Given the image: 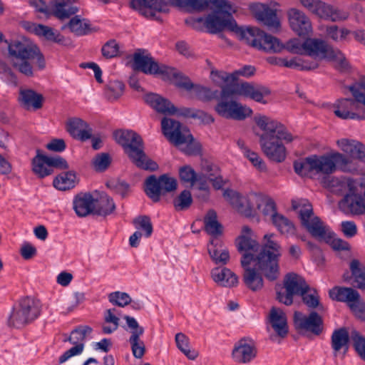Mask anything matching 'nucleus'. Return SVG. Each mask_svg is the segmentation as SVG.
I'll list each match as a JSON object with an SVG mask.
<instances>
[{
  "label": "nucleus",
  "instance_id": "nucleus-1",
  "mask_svg": "<svg viewBox=\"0 0 365 365\" xmlns=\"http://www.w3.org/2000/svg\"><path fill=\"white\" fill-rule=\"evenodd\" d=\"M274 237L273 233L264 235L262 249L256 257L254 254L259 250V245L255 239L240 235L235 241L237 250L242 253V267H247L254 261L255 265L269 281L277 279L280 274L279 261L282 249Z\"/></svg>",
  "mask_w": 365,
  "mask_h": 365
},
{
  "label": "nucleus",
  "instance_id": "nucleus-2",
  "mask_svg": "<svg viewBox=\"0 0 365 365\" xmlns=\"http://www.w3.org/2000/svg\"><path fill=\"white\" fill-rule=\"evenodd\" d=\"M170 3L177 7L189 11H202L207 8L213 10L205 21V26L211 34H217L227 29L242 36L248 35L249 31H242L239 29L232 13L235 9L226 0H169Z\"/></svg>",
  "mask_w": 365,
  "mask_h": 365
},
{
  "label": "nucleus",
  "instance_id": "nucleus-3",
  "mask_svg": "<svg viewBox=\"0 0 365 365\" xmlns=\"http://www.w3.org/2000/svg\"><path fill=\"white\" fill-rule=\"evenodd\" d=\"M254 121L262 131L258 135L259 143L264 154L276 163L283 162L287 155L286 148L282 141L291 143L295 138L281 122L269 116L257 114Z\"/></svg>",
  "mask_w": 365,
  "mask_h": 365
},
{
  "label": "nucleus",
  "instance_id": "nucleus-4",
  "mask_svg": "<svg viewBox=\"0 0 365 365\" xmlns=\"http://www.w3.org/2000/svg\"><path fill=\"white\" fill-rule=\"evenodd\" d=\"M8 58L11 66L26 77L34 75V66L43 69L46 61L38 46L28 38L8 42Z\"/></svg>",
  "mask_w": 365,
  "mask_h": 365
},
{
  "label": "nucleus",
  "instance_id": "nucleus-5",
  "mask_svg": "<svg viewBox=\"0 0 365 365\" xmlns=\"http://www.w3.org/2000/svg\"><path fill=\"white\" fill-rule=\"evenodd\" d=\"M294 169L300 176L312 177L313 174L329 175L337 169L342 172H351L354 168L351 160L337 151L317 155H312L294 161Z\"/></svg>",
  "mask_w": 365,
  "mask_h": 365
},
{
  "label": "nucleus",
  "instance_id": "nucleus-6",
  "mask_svg": "<svg viewBox=\"0 0 365 365\" xmlns=\"http://www.w3.org/2000/svg\"><path fill=\"white\" fill-rule=\"evenodd\" d=\"M239 29L244 32L249 31L251 36L248 35L242 36L238 34H235L237 38L245 43L259 50L267 53H279L284 48H286L290 53L296 54H303L305 51L304 42L302 43L297 38L289 40L285 46L277 38L269 35L259 29L252 28L244 29L240 26Z\"/></svg>",
  "mask_w": 365,
  "mask_h": 365
},
{
  "label": "nucleus",
  "instance_id": "nucleus-7",
  "mask_svg": "<svg viewBox=\"0 0 365 365\" xmlns=\"http://www.w3.org/2000/svg\"><path fill=\"white\" fill-rule=\"evenodd\" d=\"M346 88L354 98L337 99L331 106L334 113L343 120H365V76Z\"/></svg>",
  "mask_w": 365,
  "mask_h": 365
},
{
  "label": "nucleus",
  "instance_id": "nucleus-8",
  "mask_svg": "<svg viewBox=\"0 0 365 365\" xmlns=\"http://www.w3.org/2000/svg\"><path fill=\"white\" fill-rule=\"evenodd\" d=\"M113 137L138 168L151 171L158 168V164L146 155L143 140L137 133L130 130H118L113 132Z\"/></svg>",
  "mask_w": 365,
  "mask_h": 365
},
{
  "label": "nucleus",
  "instance_id": "nucleus-9",
  "mask_svg": "<svg viewBox=\"0 0 365 365\" xmlns=\"http://www.w3.org/2000/svg\"><path fill=\"white\" fill-rule=\"evenodd\" d=\"M163 134L175 145L187 143L183 151L188 155H196L200 153L201 146L193 142V137L186 128H182L180 122L167 118L161 121Z\"/></svg>",
  "mask_w": 365,
  "mask_h": 365
},
{
  "label": "nucleus",
  "instance_id": "nucleus-10",
  "mask_svg": "<svg viewBox=\"0 0 365 365\" xmlns=\"http://www.w3.org/2000/svg\"><path fill=\"white\" fill-rule=\"evenodd\" d=\"M237 94L235 88L224 86L220 91L218 103L215 106L216 113L227 119L243 120L252 114V110L234 100H230Z\"/></svg>",
  "mask_w": 365,
  "mask_h": 365
},
{
  "label": "nucleus",
  "instance_id": "nucleus-11",
  "mask_svg": "<svg viewBox=\"0 0 365 365\" xmlns=\"http://www.w3.org/2000/svg\"><path fill=\"white\" fill-rule=\"evenodd\" d=\"M41 314V305L33 297H25L14 307L8 318L9 327L20 329L36 320Z\"/></svg>",
  "mask_w": 365,
  "mask_h": 365
},
{
  "label": "nucleus",
  "instance_id": "nucleus-12",
  "mask_svg": "<svg viewBox=\"0 0 365 365\" xmlns=\"http://www.w3.org/2000/svg\"><path fill=\"white\" fill-rule=\"evenodd\" d=\"M292 207L298 210L302 225L315 238L327 240L331 238V233L319 217L314 216L312 205L307 200H292Z\"/></svg>",
  "mask_w": 365,
  "mask_h": 365
},
{
  "label": "nucleus",
  "instance_id": "nucleus-13",
  "mask_svg": "<svg viewBox=\"0 0 365 365\" xmlns=\"http://www.w3.org/2000/svg\"><path fill=\"white\" fill-rule=\"evenodd\" d=\"M177 187L176 179L168 174L161 175L158 178L155 175H150L143 183V190L145 195L153 202H160L162 196L175 191Z\"/></svg>",
  "mask_w": 365,
  "mask_h": 365
},
{
  "label": "nucleus",
  "instance_id": "nucleus-14",
  "mask_svg": "<svg viewBox=\"0 0 365 365\" xmlns=\"http://www.w3.org/2000/svg\"><path fill=\"white\" fill-rule=\"evenodd\" d=\"M308 286L309 284L302 276L294 272L288 273L283 279L284 292L279 289V288L282 289L279 285L275 287L277 299L287 306L292 305L293 297L300 296L306 289H308Z\"/></svg>",
  "mask_w": 365,
  "mask_h": 365
},
{
  "label": "nucleus",
  "instance_id": "nucleus-15",
  "mask_svg": "<svg viewBox=\"0 0 365 365\" xmlns=\"http://www.w3.org/2000/svg\"><path fill=\"white\" fill-rule=\"evenodd\" d=\"M257 193L242 195L232 190H225L223 196L242 215L246 217L254 215L257 202Z\"/></svg>",
  "mask_w": 365,
  "mask_h": 365
},
{
  "label": "nucleus",
  "instance_id": "nucleus-16",
  "mask_svg": "<svg viewBox=\"0 0 365 365\" xmlns=\"http://www.w3.org/2000/svg\"><path fill=\"white\" fill-rule=\"evenodd\" d=\"M249 9L255 18L271 31H277L280 27V21L277 15V10L268 4L259 2L252 3Z\"/></svg>",
  "mask_w": 365,
  "mask_h": 365
},
{
  "label": "nucleus",
  "instance_id": "nucleus-17",
  "mask_svg": "<svg viewBox=\"0 0 365 365\" xmlns=\"http://www.w3.org/2000/svg\"><path fill=\"white\" fill-rule=\"evenodd\" d=\"M257 349L255 342L250 338L244 337L235 343L231 356L238 364H247L257 356Z\"/></svg>",
  "mask_w": 365,
  "mask_h": 365
},
{
  "label": "nucleus",
  "instance_id": "nucleus-18",
  "mask_svg": "<svg viewBox=\"0 0 365 365\" xmlns=\"http://www.w3.org/2000/svg\"><path fill=\"white\" fill-rule=\"evenodd\" d=\"M294 322L296 328L299 330L309 331L317 336L323 331L322 317L315 311H312L308 315L300 312H295Z\"/></svg>",
  "mask_w": 365,
  "mask_h": 365
},
{
  "label": "nucleus",
  "instance_id": "nucleus-19",
  "mask_svg": "<svg viewBox=\"0 0 365 365\" xmlns=\"http://www.w3.org/2000/svg\"><path fill=\"white\" fill-rule=\"evenodd\" d=\"M166 66L159 64L150 54L136 52L133 55V68L134 71H142L145 74L160 76L165 73Z\"/></svg>",
  "mask_w": 365,
  "mask_h": 365
},
{
  "label": "nucleus",
  "instance_id": "nucleus-20",
  "mask_svg": "<svg viewBox=\"0 0 365 365\" xmlns=\"http://www.w3.org/2000/svg\"><path fill=\"white\" fill-rule=\"evenodd\" d=\"M128 328L130 329L129 343L133 355L136 359H141L145 353V345L140 336L144 334V328L140 327L135 318L125 315L123 317Z\"/></svg>",
  "mask_w": 365,
  "mask_h": 365
},
{
  "label": "nucleus",
  "instance_id": "nucleus-21",
  "mask_svg": "<svg viewBox=\"0 0 365 365\" xmlns=\"http://www.w3.org/2000/svg\"><path fill=\"white\" fill-rule=\"evenodd\" d=\"M92 329L90 327H79L71 333V335L64 341H68L75 346L64 352L58 359L59 364H63L69 359L71 356L80 354L84 348L83 341L87 334H91Z\"/></svg>",
  "mask_w": 365,
  "mask_h": 365
},
{
  "label": "nucleus",
  "instance_id": "nucleus-22",
  "mask_svg": "<svg viewBox=\"0 0 365 365\" xmlns=\"http://www.w3.org/2000/svg\"><path fill=\"white\" fill-rule=\"evenodd\" d=\"M291 29L298 36H309L312 32V26L309 18L297 9H290L287 11Z\"/></svg>",
  "mask_w": 365,
  "mask_h": 365
},
{
  "label": "nucleus",
  "instance_id": "nucleus-23",
  "mask_svg": "<svg viewBox=\"0 0 365 365\" xmlns=\"http://www.w3.org/2000/svg\"><path fill=\"white\" fill-rule=\"evenodd\" d=\"M130 5L141 15L150 19H155L158 12L168 11V5L162 0H131Z\"/></svg>",
  "mask_w": 365,
  "mask_h": 365
},
{
  "label": "nucleus",
  "instance_id": "nucleus-24",
  "mask_svg": "<svg viewBox=\"0 0 365 365\" xmlns=\"http://www.w3.org/2000/svg\"><path fill=\"white\" fill-rule=\"evenodd\" d=\"M349 193L339 202V209L346 214L361 215L365 212V200L359 194L353 192L350 184Z\"/></svg>",
  "mask_w": 365,
  "mask_h": 365
},
{
  "label": "nucleus",
  "instance_id": "nucleus-25",
  "mask_svg": "<svg viewBox=\"0 0 365 365\" xmlns=\"http://www.w3.org/2000/svg\"><path fill=\"white\" fill-rule=\"evenodd\" d=\"M237 94L249 98L256 102L266 104L264 97L270 95L271 91L262 85H254L247 82L241 83L235 88Z\"/></svg>",
  "mask_w": 365,
  "mask_h": 365
},
{
  "label": "nucleus",
  "instance_id": "nucleus-26",
  "mask_svg": "<svg viewBox=\"0 0 365 365\" xmlns=\"http://www.w3.org/2000/svg\"><path fill=\"white\" fill-rule=\"evenodd\" d=\"M351 336L345 327L335 329L331 336V346L334 351V357L341 356L344 357L349 349V342Z\"/></svg>",
  "mask_w": 365,
  "mask_h": 365
},
{
  "label": "nucleus",
  "instance_id": "nucleus-27",
  "mask_svg": "<svg viewBox=\"0 0 365 365\" xmlns=\"http://www.w3.org/2000/svg\"><path fill=\"white\" fill-rule=\"evenodd\" d=\"M268 321L279 336L284 338L287 335V319L286 314L281 309L272 307L268 316Z\"/></svg>",
  "mask_w": 365,
  "mask_h": 365
},
{
  "label": "nucleus",
  "instance_id": "nucleus-28",
  "mask_svg": "<svg viewBox=\"0 0 365 365\" xmlns=\"http://www.w3.org/2000/svg\"><path fill=\"white\" fill-rule=\"evenodd\" d=\"M163 73L162 78L165 81H171L174 85L187 91H192L195 84L190 81V78L175 68L167 66Z\"/></svg>",
  "mask_w": 365,
  "mask_h": 365
},
{
  "label": "nucleus",
  "instance_id": "nucleus-29",
  "mask_svg": "<svg viewBox=\"0 0 365 365\" xmlns=\"http://www.w3.org/2000/svg\"><path fill=\"white\" fill-rule=\"evenodd\" d=\"M67 131L72 137L85 141L91 138L92 129L81 118L70 119L66 125Z\"/></svg>",
  "mask_w": 365,
  "mask_h": 365
},
{
  "label": "nucleus",
  "instance_id": "nucleus-30",
  "mask_svg": "<svg viewBox=\"0 0 365 365\" xmlns=\"http://www.w3.org/2000/svg\"><path fill=\"white\" fill-rule=\"evenodd\" d=\"M145 101L160 113L174 115L177 112V108L168 99L165 98L158 94H148L145 96Z\"/></svg>",
  "mask_w": 365,
  "mask_h": 365
},
{
  "label": "nucleus",
  "instance_id": "nucleus-31",
  "mask_svg": "<svg viewBox=\"0 0 365 365\" xmlns=\"http://www.w3.org/2000/svg\"><path fill=\"white\" fill-rule=\"evenodd\" d=\"M211 277L217 285L231 288L238 284L237 276L230 269L215 267L211 271Z\"/></svg>",
  "mask_w": 365,
  "mask_h": 365
},
{
  "label": "nucleus",
  "instance_id": "nucleus-32",
  "mask_svg": "<svg viewBox=\"0 0 365 365\" xmlns=\"http://www.w3.org/2000/svg\"><path fill=\"white\" fill-rule=\"evenodd\" d=\"M19 101L24 108L38 110L42 108L44 98L42 94L32 89L21 88Z\"/></svg>",
  "mask_w": 365,
  "mask_h": 365
},
{
  "label": "nucleus",
  "instance_id": "nucleus-33",
  "mask_svg": "<svg viewBox=\"0 0 365 365\" xmlns=\"http://www.w3.org/2000/svg\"><path fill=\"white\" fill-rule=\"evenodd\" d=\"M244 272L242 274V281L245 285L252 292H257L262 289L264 286V280L262 274L258 272L256 269H259L256 266L254 268L250 267H242Z\"/></svg>",
  "mask_w": 365,
  "mask_h": 365
},
{
  "label": "nucleus",
  "instance_id": "nucleus-34",
  "mask_svg": "<svg viewBox=\"0 0 365 365\" xmlns=\"http://www.w3.org/2000/svg\"><path fill=\"white\" fill-rule=\"evenodd\" d=\"M304 53L309 56L324 58L330 48L326 41L318 38H307L304 41Z\"/></svg>",
  "mask_w": 365,
  "mask_h": 365
},
{
  "label": "nucleus",
  "instance_id": "nucleus-35",
  "mask_svg": "<svg viewBox=\"0 0 365 365\" xmlns=\"http://www.w3.org/2000/svg\"><path fill=\"white\" fill-rule=\"evenodd\" d=\"M73 209L78 217L94 213V198L90 193H81L73 200Z\"/></svg>",
  "mask_w": 365,
  "mask_h": 365
},
{
  "label": "nucleus",
  "instance_id": "nucleus-36",
  "mask_svg": "<svg viewBox=\"0 0 365 365\" xmlns=\"http://www.w3.org/2000/svg\"><path fill=\"white\" fill-rule=\"evenodd\" d=\"M78 11V8L73 6L71 0H54L51 2V14L61 21Z\"/></svg>",
  "mask_w": 365,
  "mask_h": 365
},
{
  "label": "nucleus",
  "instance_id": "nucleus-37",
  "mask_svg": "<svg viewBox=\"0 0 365 365\" xmlns=\"http://www.w3.org/2000/svg\"><path fill=\"white\" fill-rule=\"evenodd\" d=\"M66 28H68L71 32L74 33L77 36H84L93 31L89 21L86 19H81L78 15L71 18L66 24L61 27V29L63 30Z\"/></svg>",
  "mask_w": 365,
  "mask_h": 365
},
{
  "label": "nucleus",
  "instance_id": "nucleus-38",
  "mask_svg": "<svg viewBox=\"0 0 365 365\" xmlns=\"http://www.w3.org/2000/svg\"><path fill=\"white\" fill-rule=\"evenodd\" d=\"M329 294L334 300L347 303L360 297L359 292L351 287H334L329 290Z\"/></svg>",
  "mask_w": 365,
  "mask_h": 365
},
{
  "label": "nucleus",
  "instance_id": "nucleus-39",
  "mask_svg": "<svg viewBox=\"0 0 365 365\" xmlns=\"http://www.w3.org/2000/svg\"><path fill=\"white\" fill-rule=\"evenodd\" d=\"M48 156L43 155L41 150H36V155L32 160V170L40 178L51 175L53 169L48 167Z\"/></svg>",
  "mask_w": 365,
  "mask_h": 365
},
{
  "label": "nucleus",
  "instance_id": "nucleus-40",
  "mask_svg": "<svg viewBox=\"0 0 365 365\" xmlns=\"http://www.w3.org/2000/svg\"><path fill=\"white\" fill-rule=\"evenodd\" d=\"M115 209L113 199L107 194L102 193L97 199H94V214L106 216L111 214Z\"/></svg>",
  "mask_w": 365,
  "mask_h": 365
},
{
  "label": "nucleus",
  "instance_id": "nucleus-41",
  "mask_svg": "<svg viewBox=\"0 0 365 365\" xmlns=\"http://www.w3.org/2000/svg\"><path fill=\"white\" fill-rule=\"evenodd\" d=\"M327 60L333 63L334 67L340 72L346 73L349 71L351 66L344 53L339 49L330 47L326 57Z\"/></svg>",
  "mask_w": 365,
  "mask_h": 365
},
{
  "label": "nucleus",
  "instance_id": "nucleus-42",
  "mask_svg": "<svg viewBox=\"0 0 365 365\" xmlns=\"http://www.w3.org/2000/svg\"><path fill=\"white\" fill-rule=\"evenodd\" d=\"M349 268L353 277L351 284L358 289H365V266L358 259H354L350 262Z\"/></svg>",
  "mask_w": 365,
  "mask_h": 365
},
{
  "label": "nucleus",
  "instance_id": "nucleus-43",
  "mask_svg": "<svg viewBox=\"0 0 365 365\" xmlns=\"http://www.w3.org/2000/svg\"><path fill=\"white\" fill-rule=\"evenodd\" d=\"M299 297H301L302 302L309 309H317L321 312L324 310L323 304L320 302V297L318 292L316 289L310 287L309 285L308 286V289H306L304 292L301 294Z\"/></svg>",
  "mask_w": 365,
  "mask_h": 365
},
{
  "label": "nucleus",
  "instance_id": "nucleus-44",
  "mask_svg": "<svg viewBox=\"0 0 365 365\" xmlns=\"http://www.w3.org/2000/svg\"><path fill=\"white\" fill-rule=\"evenodd\" d=\"M205 230L212 236H217L222 233V226L217 221V212L209 210L204 217Z\"/></svg>",
  "mask_w": 365,
  "mask_h": 365
},
{
  "label": "nucleus",
  "instance_id": "nucleus-45",
  "mask_svg": "<svg viewBox=\"0 0 365 365\" xmlns=\"http://www.w3.org/2000/svg\"><path fill=\"white\" fill-rule=\"evenodd\" d=\"M256 209L260 210L265 217H269L273 220L275 215L279 213L277 212L276 204L272 199L262 195H257V202Z\"/></svg>",
  "mask_w": 365,
  "mask_h": 365
},
{
  "label": "nucleus",
  "instance_id": "nucleus-46",
  "mask_svg": "<svg viewBox=\"0 0 365 365\" xmlns=\"http://www.w3.org/2000/svg\"><path fill=\"white\" fill-rule=\"evenodd\" d=\"M316 15L321 18L330 19L332 21L344 20L347 18L346 14L341 13L339 10L334 9L331 5L327 4L322 1H320V5L318 6Z\"/></svg>",
  "mask_w": 365,
  "mask_h": 365
},
{
  "label": "nucleus",
  "instance_id": "nucleus-47",
  "mask_svg": "<svg viewBox=\"0 0 365 365\" xmlns=\"http://www.w3.org/2000/svg\"><path fill=\"white\" fill-rule=\"evenodd\" d=\"M34 31L38 36H43L46 39L64 45L66 38L59 32H55L53 29L42 24L34 25Z\"/></svg>",
  "mask_w": 365,
  "mask_h": 365
},
{
  "label": "nucleus",
  "instance_id": "nucleus-48",
  "mask_svg": "<svg viewBox=\"0 0 365 365\" xmlns=\"http://www.w3.org/2000/svg\"><path fill=\"white\" fill-rule=\"evenodd\" d=\"M195 96L202 102L219 100L220 91L199 84H195L192 89Z\"/></svg>",
  "mask_w": 365,
  "mask_h": 365
},
{
  "label": "nucleus",
  "instance_id": "nucleus-49",
  "mask_svg": "<svg viewBox=\"0 0 365 365\" xmlns=\"http://www.w3.org/2000/svg\"><path fill=\"white\" fill-rule=\"evenodd\" d=\"M76 175L73 171L63 173L53 180V185L60 190L73 188L76 183Z\"/></svg>",
  "mask_w": 365,
  "mask_h": 365
},
{
  "label": "nucleus",
  "instance_id": "nucleus-50",
  "mask_svg": "<svg viewBox=\"0 0 365 365\" xmlns=\"http://www.w3.org/2000/svg\"><path fill=\"white\" fill-rule=\"evenodd\" d=\"M210 78L213 83L221 87L229 86L237 81L235 73H229L224 71L212 70L210 72Z\"/></svg>",
  "mask_w": 365,
  "mask_h": 365
},
{
  "label": "nucleus",
  "instance_id": "nucleus-51",
  "mask_svg": "<svg viewBox=\"0 0 365 365\" xmlns=\"http://www.w3.org/2000/svg\"><path fill=\"white\" fill-rule=\"evenodd\" d=\"M274 217L272 222L282 235L288 236L294 234L295 227L291 220L279 213Z\"/></svg>",
  "mask_w": 365,
  "mask_h": 365
},
{
  "label": "nucleus",
  "instance_id": "nucleus-52",
  "mask_svg": "<svg viewBox=\"0 0 365 365\" xmlns=\"http://www.w3.org/2000/svg\"><path fill=\"white\" fill-rule=\"evenodd\" d=\"M177 347L190 360H195L199 355L198 351L190 349L189 338L182 333L175 335Z\"/></svg>",
  "mask_w": 365,
  "mask_h": 365
},
{
  "label": "nucleus",
  "instance_id": "nucleus-53",
  "mask_svg": "<svg viewBox=\"0 0 365 365\" xmlns=\"http://www.w3.org/2000/svg\"><path fill=\"white\" fill-rule=\"evenodd\" d=\"M115 309H107L104 314V324L102 331L104 334H111L118 329L119 327V318L115 315Z\"/></svg>",
  "mask_w": 365,
  "mask_h": 365
},
{
  "label": "nucleus",
  "instance_id": "nucleus-54",
  "mask_svg": "<svg viewBox=\"0 0 365 365\" xmlns=\"http://www.w3.org/2000/svg\"><path fill=\"white\" fill-rule=\"evenodd\" d=\"M209 255L215 264H226L230 259L229 252L227 250H219L214 245V240L210 241L207 247Z\"/></svg>",
  "mask_w": 365,
  "mask_h": 365
},
{
  "label": "nucleus",
  "instance_id": "nucleus-55",
  "mask_svg": "<svg viewBox=\"0 0 365 365\" xmlns=\"http://www.w3.org/2000/svg\"><path fill=\"white\" fill-rule=\"evenodd\" d=\"M125 86L119 81H110L106 86V96L109 101L118 100L123 93Z\"/></svg>",
  "mask_w": 365,
  "mask_h": 365
},
{
  "label": "nucleus",
  "instance_id": "nucleus-56",
  "mask_svg": "<svg viewBox=\"0 0 365 365\" xmlns=\"http://www.w3.org/2000/svg\"><path fill=\"white\" fill-rule=\"evenodd\" d=\"M359 142L358 141L349 140L347 138H342L336 141V144L339 146V148L341 149L342 152H344V153L349 156V158L347 156L346 157L350 159L351 160H352V156L354 154L355 150L357 148V145L359 144ZM351 165L354 168V170H352L351 173L356 170V168L353 164V161H351Z\"/></svg>",
  "mask_w": 365,
  "mask_h": 365
},
{
  "label": "nucleus",
  "instance_id": "nucleus-57",
  "mask_svg": "<svg viewBox=\"0 0 365 365\" xmlns=\"http://www.w3.org/2000/svg\"><path fill=\"white\" fill-rule=\"evenodd\" d=\"M137 231L143 232V235L149 237L153 233V225L148 216L140 215L133 221Z\"/></svg>",
  "mask_w": 365,
  "mask_h": 365
},
{
  "label": "nucleus",
  "instance_id": "nucleus-58",
  "mask_svg": "<svg viewBox=\"0 0 365 365\" xmlns=\"http://www.w3.org/2000/svg\"><path fill=\"white\" fill-rule=\"evenodd\" d=\"M192 203V198L189 190H185L174 199L173 205L178 211L188 209Z\"/></svg>",
  "mask_w": 365,
  "mask_h": 365
},
{
  "label": "nucleus",
  "instance_id": "nucleus-59",
  "mask_svg": "<svg viewBox=\"0 0 365 365\" xmlns=\"http://www.w3.org/2000/svg\"><path fill=\"white\" fill-rule=\"evenodd\" d=\"M351 339L353 341V346L359 355L365 361V336L356 330H352L351 332Z\"/></svg>",
  "mask_w": 365,
  "mask_h": 365
},
{
  "label": "nucleus",
  "instance_id": "nucleus-60",
  "mask_svg": "<svg viewBox=\"0 0 365 365\" xmlns=\"http://www.w3.org/2000/svg\"><path fill=\"white\" fill-rule=\"evenodd\" d=\"M111 159L108 153H101L97 154L93 159L92 163L96 171H104L110 165Z\"/></svg>",
  "mask_w": 365,
  "mask_h": 365
},
{
  "label": "nucleus",
  "instance_id": "nucleus-61",
  "mask_svg": "<svg viewBox=\"0 0 365 365\" xmlns=\"http://www.w3.org/2000/svg\"><path fill=\"white\" fill-rule=\"evenodd\" d=\"M180 180L184 182L193 185L195 180H200L201 175H197L195 170L188 165L183 166L179 170Z\"/></svg>",
  "mask_w": 365,
  "mask_h": 365
},
{
  "label": "nucleus",
  "instance_id": "nucleus-62",
  "mask_svg": "<svg viewBox=\"0 0 365 365\" xmlns=\"http://www.w3.org/2000/svg\"><path fill=\"white\" fill-rule=\"evenodd\" d=\"M326 31L327 37L336 42L344 40L349 34V30L346 29H339L338 26L335 25L327 26Z\"/></svg>",
  "mask_w": 365,
  "mask_h": 365
},
{
  "label": "nucleus",
  "instance_id": "nucleus-63",
  "mask_svg": "<svg viewBox=\"0 0 365 365\" xmlns=\"http://www.w3.org/2000/svg\"><path fill=\"white\" fill-rule=\"evenodd\" d=\"M119 45L115 40L107 41L101 48V53L106 58H112L119 55Z\"/></svg>",
  "mask_w": 365,
  "mask_h": 365
},
{
  "label": "nucleus",
  "instance_id": "nucleus-64",
  "mask_svg": "<svg viewBox=\"0 0 365 365\" xmlns=\"http://www.w3.org/2000/svg\"><path fill=\"white\" fill-rule=\"evenodd\" d=\"M108 299L113 304L123 307L131 302L130 297L125 292H114L108 295Z\"/></svg>",
  "mask_w": 365,
  "mask_h": 365
}]
</instances>
